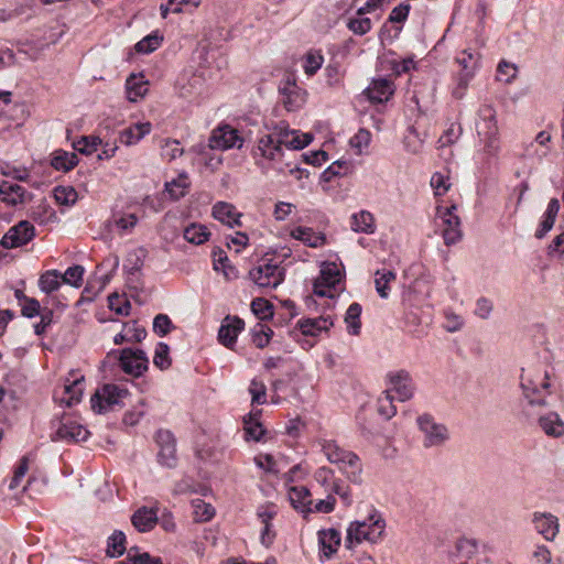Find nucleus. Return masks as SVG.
<instances>
[{"label":"nucleus","mask_w":564,"mask_h":564,"mask_svg":"<svg viewBox=\"0 0 564 564\" xmlns=\"http://www.w3.org/2000/svg\"><path fill=\"white\" fill-rule=\"evenodd\" d=\"M476 130L480 142L478 155L481 163L485 165L496 163L501 151V138L497 115L491 106L482 108Z\"/></svg>","instance_id":"1"},{"label":"nucleus","mask_w":564,"mask_h":564,"mask_svg":"<svg viewBox=\"0 0 564 564\" xmlns=\"http://www.w3.org/2000/svg\"><path fill=\"white\" fill-rule=\"evenodd\" d=\"M386 523L380 514L372 513L367 519L357 520L349 524L347 529V542H377L383 534Z\"/></svg>","instance_id":"2"},{"label":"nucleus","mask_w":564,"mask_h":564,"mask_svg":"<svg viewBox=\"0 0 564 564\" xmlns=\"http://www.w3.org/2000/svg\"><path fill=\"white\" fill-rule=\"evenodd\" d=\"M343 271L335 262L325 261L321 264L319 275L314 281V294L334 297L343 281Z\"/></svg>","instance_id":"3"},{"label":"nucleus","mask_w":564,"mask_h":564,"mask_svg":"<svg viewBox=\"0 0 564 564\" xmlns=\"http://www.w3.org/2000/svg\"><path fill=\"white\" fill-rule=\"evenodd\" d=\"M436 225L442 229L446 245L457 242L462 238L460 220L456 215V205L436 207Z\"/></svg>","instance_id":"4"},{"label":"nucleus","mask_w":564,"mask_h":564,"mask_svg":"<svg viewBox=\"0 0 564 564\" xmlns=\"http://www.w3.org/2000/svg\"><path fill=\"white\" fill-rule=\"evenodd\" d=\"M128 391L116 384H105L97 389L90 399L91 409L96 413L110 411L115 405L123 403L128 398Z\"/></svg>","instance_id":"5"},{"label":"nucleus","mask_w":564,"mask_h":564,"mask_svg":"<svg viewBox=\"0 0 564 564\" xmlns=\"http://www.w3.org/2000/svg\"><path fill=\"white\" fill-rule=\"evenodd\" d=\"M243 145V138L239 131L229 124H223L216 128L210 138L209 147L215 150L240 149Z\"/></svg>","instance_id":"6"},{"label":"nucleus","mask_w":564,"mask_h":564,"mask_svg":"<svg viewBox=\"0 0 564 564\" xmlns=\"http://www.w3.org/2000/svg\"><path fill=\"white\" fill-rule=\"evenodd\" d=\"M480 55L478 53H474L470 51H463L462 55L457 57V63L462 67V70L458 76L457 87L454 90V94L457 97H463L466 88L468 87L470 80L475 75Z\"/></svg>","instance_id":"7"},{"label":"nucleus","mask_w":564,"mask_h":564,"mask_svg":"<svg viewBox=\"0 0 564 564\" xmlns=\"http://www.w3.org/2000/svg\"><path fill=\"white\" fill-rule=\"evenodd\" d=\"M317 443L326 459L332 464L355 466L358 462L356 454L341 448L334 440L319 438Z\"/></svg>","instance_id":"8"},{"label":"nucleus","mask_w":564,"mask_h":564,"mask_svg":"<svg viewBox=\"0 0 564 564\" xmlns=\"http://www.w3.org/2000/svg\"><path fill=\"white\" fill-rule=\"evenodd\" d=\"M119 361L122 370L134 377L141 376L149 366L145 352L140 349L127 348L121 350Z\"/></svg>","instance_id":"9"},{"label":"nucleus","mask_w":564,"mask_h":564,"mask_svg":"<svg viewBox=\"0 0 564 564\" xmlns=\"http://www.w3.org/2000/svg\"><path fill=\"white\" fill-rule=\"evenodd\" d=\"M35 235L34 226L22 220L18 225L13 226L1 239V246L7 249L18 248L26 245L33 239Z\"/></svg>","instance_id":"10"},{"label":"nucleus","mask_w":564,"mask_h":564,"mask_svg":"<svg viewBox=\"0 0 564 564\" xmlns=\"http://www.w3.org/2000/svg\"><path fill=\"white\" fill-rule=\"evenodd\" d=\"M249 275L260 288H275L283 281L282 270L276 264L271 263L256 267Z\"/></svg>","instance_id":"11"},{"label":"nucleus","mask_w":564,"mask_h":564,"mask_svg":"<svg viewBox=\"0 0 564 564\" xmlns=\"http://www.w3.org/2000/svg\"><path fill=\"white\" fill-rule=\"evenodd\" d=\"M417 423L424 434V443L426 446H441L446 442L448 435L444 425L436 423L426 415L419 417Z\"/></svg>","instance_id":"12"},{"label":"nucleus","mask_w":564,"mask_h":564,"mask_svg":"<svg viewBox=\"0 0 564 564\" xmlns=\"http://www.w3.org/2000/svg\"><path fill=\"white\" fill-rule=\"evenodd\" d=\"M288 498L291 506L307 518L313 513V499L310 489L302 485L291 486L288 490Z\"/></svg>","instance_id":"13"},{"label":"nucleus","mask_w":564,"mask_h":564,"mask_svg":"<svg viewBox=\"0 0 564 564\" xmlns=\"http://www.w3.org/2000/svg\"><path fill=\"white\" fill-rule=\"evenodd\" d=\"M84 376L77 372L69 373L63 388V394L58 397L59 402L67 406L80 402L84 393Z\"/></svg>","instance_id":"14"},{"label":"nucleus","mask_w":564,"mask_h":564,"mask_svg":"<svg viewBox=\"0 0 564 564\" xmlns=\"http://www.w3.org/2000/svg\"><path fill=\"white\" fill-rule=\"evenodd\" d=\"M390 394L395 393L400 401H408L413 397L414 390L410 375L404 370L393 371L388 375Z\"/></svg>","instance_id":"15"},{"label":"nucleus","mask_w":564,"mask_h":564,"mask_svg":"<svg viewBox=\"0 0 564 564\" xmlns=\"http://www.w3.org/2000/svg\"><path fill=\"white\" fill-rule=\"evenodd\" d=\"M394 84L388 78H375L365 89L364 94L373 104L388 101L394 94Z\"/></svg>","instance_id":"16"},{"label":"nucleus","mask_w":564,"mask_h":564,"mask_svg":"<svg viewBox=\"0 0 564 564\" xmlns=\"http://www.w3.org/2000/svg\"><path fill=\"white\" fill-rule=\"evenodd\" d=\"M535 531L546 541H553L560 530L558 519L551 512H535L532 519Z\"/></svg>","instance_id":"17"},{"label":"nucleus","mask_w":564,"mask_h":564,"mask_svg":"<svg viewBox=\"0 0 564 564\" xmlns=\"http://www.w3.org/2000/svg\"><path fill=\"white\" fill-rule=\"evenodd\" d=\"M245 327V323L242 319H240L237 316H227L221 322L220 328L218 330V339L219 341L228 347L231 348L236 340L238 335L241 333V330Z\"/></svg>","instance_id":"18"},{"label":"nucleus","mask_w":564,"mask_h":564,"mask_svg":"<svg viewBox=\"0 0 564 564\" xmlns=\"http://www.w3.org/2000/svg\"><path fill=\"white\" fill-rule=\"evenodd\" d=\"M341 544L340 532L334 528L322 529L318 531V546L321 556L329 560Z\"/></svg>","instance_id":"19"},{"label":"nucleus","mask_w":564,"mask_h":564,"mask_svg":"<svg viewBox=\"0 0 564 564\" xmlns=\"http://www.w3.org/2000/svg\"><path fill=\"white\" fill-rule=\"evenodd\" d=\"M126 97L130 102L142 100L149 91V80L143 73H133L126 80Z\"/></svg>","instance_id":"20"},{"label":"nucleus","mask_w":564,"mask_h":564,"mask_svg":"<svg viewBox=\"0 0 564 564\" xmlns=\"http://www.w3.org/2000/svg\"><path fill=\"white\" fill-rule=\"evenodd\" d=\"M89 436V431L80 423L66 420L56 430V437L69 442H83Z\"/></svg>","instance_id":"21"},{"label":"nucleus","mask_w":564,"mask_h":564,"mask_svg":"<svg viewBox=\"0 0 564 564\" xmlns=\"http://www.w3.org/2000/svg\"><path fill=\"white\" fill-rule=\"evenodd\" d=\"M151 129L149 121L134 123L119 132V140L122 144L131 147L148 135Z\"/></svg>","instance_id":"22"},{"label":"nucleus","mask_w":564,"mask_h":564,"mask_svg":"<svg viewBox=\"0 0 564 564\" xmlns=\"http://www.w3.org/2000/svg\"><path fill=\"white\" fill-rule=\"evenodd\" d=\"M131 522L139 532H148L152 530L158 522L156 510L142 507L132 514Z\"/></svg>","instance_id":"23"},{"label":"nucleus","mask_w":564,"mask_h":564,"mask_svg":"<svg viewBox=\"0 0 564 564\" xmlns=\"http://www.w3.org/2000/svg\"><path fill=\"white\" fill-rule=\"evenodd\" d=\"M261 411H252L243 417V430L248 441L260 442L262 441L265 430L260 422Z\"/></svg>","instance_id":"24"},{"label":"nucleus","mask_w":564,"mask_h":564,"mask_svg":"<svg viewBox=\"0 0 564 564\" xmlns=\"http://www.w3.org/2000/svg\"><path fill=\"white\" fill-rule=\"evenodd\" d=\"M290 235L292 238L312 248H318L326 243V237L323 232L314 231L308 227H295L291 230Z\"/></svg>","instance_id":"25"},{"label":"nucleus","mask_w":564,"mask_h":564,"mask_svg":"<svg viewBox=\"0 0 564 564\" xmlns=\"http://www.w3.org/2000/svg\"><path fill=\"white\" fill-rule=\"evenodd\" d=\"M333 325V319L329 317L305 318L297 323L301 333L305 336H318L329 330Z\"/></svg>","instance_id":"26"},{"label":"nucleus","mask_w":564,"mask_h":564,"mask_svg":"<svg viewBox=\"0 0 564 564\" xmlns=\"http://www.w3.org/2000/svg\"><path fill=\"white\" fill-rule=\"evenodd\" d=\"M282 144L278 141V132L267 134L259 140L258 150L261 156L268 161H278L282 156Z\"/></svg>","instance_id":"27"},{"label":"nucleus","mask_w":564,"mask_h":564,"mask_svg":"<svg viewBox=\"0 0 564 564\" xmlns=\"http://www.w3.org/2000/svg\"><path fill=\"white\" fill-rule=\"evenodd\" d=\"M278 141L285 148L300 150L311 143L312 135L308 133H300L297 131L280 130L278 132Z\"/></svg>","instance_id":"28"},{"label":"nucleus","mask_w":564,"mask_h":564,"mask_svg":"<svg viewBox=\"0 0 564 564\" xmlns=\"http://www.w3.org/2000/svg\"><path fill=\"white\" fill-rule=\"evenodd\" d=\"M160 444L159 460L165 466H172L175 462V442L169 432H160L158 434Z\"/></svg>","instance_id":"29"},{"label":"nucleus","mask_w":564,"mask_h":564,"mask_svg":"<svg viewBox=\"0 0 564 564\" xmlns=\"http://www.w3.org/2000/svg\"><path fill=\"white\" fill-rule=\"evenodd\" d=\"M539 425L547 436L561 437L564 435V421L556 412L540 416Z\"/></svg>","instance_id":"30"},{"label":"nucleus","mask_w":564,"mask_h":564,"mask_svg":"<svg viewBox=\"0 0 564 564\" xmlns=\"http://www.w3.org/2000/svg\"><path fill=\"white\" fill-rule=\"evenodd\" d=\"M25 191L15 183L4 181L0 184V199L10 206H15L24 202Z\"/></svg>","instance_id":"31"},{"label":"nucleus","mask_w":564,"mask_h":564,"mask_svg":"<svg viewBox=\"0 0 564 564\" xmlns=\"http://www.w3.org/2000/svg\"><path fill=\"white\" fill-rule=\"evenodd\" d=\"M213 216L229 227L240 225V213L236 210L235 206L228 203H217L213 208Z\"/></svg>","instance_id":"32"},{"label":"nucleus","mask_w":564,"mask_h":564,"mask_svg":"<svg viewBox=\"0 0 564 564\" xmlns=\"http://www.w3.org/2000/svg\"><path fill=\"white\" fill-rule=\"evenodd\" d=\"M522 388L525 390L527 395L530 393L534 394L540 392L541 389H547L550 387L549 376L546 372H528L522 376Z\"/></svg>","instance_id":"33"},{"label":"nucleus","mask_w":564,"mask_h":564,"mask_svg":"<svg viewBox=\"0 0 564 564\" xmlns=\"http://www.w3.org/2000/svg\"><path fill=\"white\" fill-rule=\"evenodd\" d=\"M284 95L283 104L289 110H296L304 105L306 94L295 83H288V85L281 89Z\"/></svg>","instance_id":"34"},{"label":"nucleus","mask_w":564,"mask_h":564,"mask_svg":"<svg viewBox=\"0 0 564 564\" xmlns=\"http://www.w3.org/2000/svg\"><path fill=\"white\" fill-rule=\"evenodd\" d=\"M138 223V217L131 213H117L112 215L107 227L109 230H117L120 234L130 231Z\"/></svg>","instance_id":"35"},{"label":"nucleus","mask_w":564,"mask_h":564,"mask_svg":"<svg viewBox=\"0 0 564 564\" xmlns=\"http://www.w3.org/2000/svg\"><path fill=\"white\" fill-rule=\"evenodd\" d=\"M560 210V202L556 198H552L544 213V219L541 223L540 228L536 230V238H543L552 228L555 223V218Z\"/></svg>","instance_id":"36"},{"label":"nucleus","mask_w":564,"mask_h":564,"mask_svg":"<svg viewBox=\"0 0 564 564\" xmlns=\"http://www.w3.org/2000/svg\"><path fill=\"white\" fill-rule=\"evenodd\" d=\"M560 210V202L556 198H552L544 213V219L541 223L540 228L536 230V238H543L552 228L555 223V218Z\"/></svg>","instance_id":"37"},{"label":"nucleus","mask_w":564,"mask_h":564,"mask_svg":"<svg viewBox=\"0 0 564 564\" xmlns=\"http://www.w3.org/2000/svg\"><path fill=\"white\" fill-rule=\"evenodd\" d=\"M560 210V202L556 198H552L544 213V219L541 223L540 228L536 230V238H543L552 228L555 223V218Z\"/></svg>","instance_id":"38"},{"label":"nucleus","mask_w":564,"mask_h":564,"mask_svg":"<svg viewBox=\"0 0 564 564\" xmlns=\"http://www.w3.org/2000/svg\"><path fill=\"white\" fill-rule=\"evenodd\" d=\"M78 163L77 155L74 152L56 150L53 153L51 164L58 171H69Z\"/></svg>","instance_id":"39"},{"label":"nucleus","mask_w":564,"mask_h":564,"mask_svg":"<svg viewBox=\"0 0 564 564\" xmlns=\"http://www.w3.org/2000/svg\"><path fill=\"white\" fill-rule=\"evenodd\" d=\"M62 284V274L57 270L44 272L39 279L40 290L46 294L56 292Z\"/></svg>","instance_id":"40"},{"label":"nucleus","mask_w":564,"mask_h":564,"mask_svg":"<svg viewBox=\"0 0 564 564\" xmlns=\"http://www.w3.org/2000/svg\"><path fill=\"white\" fill-rule=\"evenodd\" d=\"M163 40V35L159 31H155L140 40L134 45V50L139 54H150L162 45Z\"/></svg>","instance_id":"41"},{"label":"nucleus","mask_w":564,"mask_h":564,"mask_svg":"<svg viewBox=\"0 0 564 564\" xmlns=\"http://www.w3.org/2000/svg\"><path fill=\"white\" fill-rule=\"evenodd\" d=\"M188 188L187 174L181 173L176 178L165 184V192L172 199H178L186 194Z\"/></svg>","instance_id":"42"},{"label":"nucleus","mask_w":564,"mask_h":564,"mask_svg":"<svg viewBox=\"0 0 564 564\" xmlns=\"http://www.w3.org/2000/svg\"><path fill=\"white\" fill-rule=\"evenodd\" d=\"M54 198L62 206H72L78 199L76 189L70 185H59L54 188Z\"/></svg>","instance_id":"43"},{"label":"nucleus","mask_w":564,"mask_h":564,"mask_svg":"<svg viewBox=\"0 0 564 564\" xmlns=\"http://www.w3.org/2000/svg\"><path fill=\"white\" fill-rule=\"evenodd\" d=\"M361 306L358 303L351 304L345 316V323L347 325L348 333L351 335H358L361 328Z\"/></svg>","instance_id":"44"},{"label":"nucleus","mask_w":564,"mask_h":564,"mask_svg":"<svg viewBox=\"0 0 564 564\" xmlns=\"http://www.w3.org/2000/svg\"><path fill=\"white\" fill-rule=\"evenodd\" d=\"M324 56L321 51L310 50L303 56V68L306 75H314L323 65Z\"/></svg>","instance_id":"45"},{"label":"nucleus","mask_w":564,"mask_h":564,"mask_svg":"<svg viewBox=\"0 0 564 564\" xmlns=\"http://www.w3.org/2000/svg\"><path fill=\"white\" fill-rule=\"evenodd\" d=\"M126 551V535L122 531H115L108 539L107 554L110 557H119Z\"/></svg>","instance_id":"46"},{"label":"nucleus","mask_w":564,"mask_h":564,"mask_svg":"<svg viewBox=\"0 0 564 564\" xmlns=\"http://www.w3.org/2000/svg\"><path fill=\"white\" fill-rule=\"evenodd\" d=\"M209 231L204 225L192 224L184 230V238L195 245L205 242L209 237Z\"/></svg>","instance_id":"47"},{"label":"nucleus","mask_w":564,"mask_h":564,"mask_svg":"<svg viewBox=\"0 0 564 564\" xmlns=\"http://www.w3.org/2000/svg\"><path fill=\"white\" fill-rule=\"evenodd\" d=\"M100 144L101 139L99 137H82L79 140L74 142V149L85 155H91L98 150Z\"/></svg>","instance_id":"48"},{"label":"nucleus","mask_w":564,"mask_h":564,"mask_svg":"<svg viewBox=\"0 0 564 564\" xmlns=\"http://www.w3.org/2000/svg\"><path fill=\"white\" fill-rule=\"evenodd\" d=\"M394 279H395V274H394V272H392L390 270H381V271L379 270L376 272V280H375L376 290L382 299L388 297L389 284Z\"/></svg>","instance_id":"49"},{"label":"nucleus","mask_w":564,"mask_h":564,"mask_svg":"<svg viewBox=\"0 0 564 564\" xmlns=\"http://www.w3.org/2000/svg\"><path fill=\"white\" fill-rule=\"evenodd\" d=\"M251 311L262 321L271 319L273 317V306L263 297H257L251 302Z\"/></svg>","instance_id":"50"},{"label":"nucleus","mask_w":564,"mask_h":564,"mask_svg":"<svg viewBox=\"0 0 564 564\" xmlns=\"http://www.w3.org/2000/svg\"><path fill=\"white\" fill-rule=\"evenodd\" d=\"M273 336V330L263 324H257L252 329V341L258 348H264L269 345Z\"/></svg>","instance_id":"51"},{"label":"nucleus","mask_w":564,"mask_h":564,"mask_svg":"<svg viewBox=\"0 0 564 564\" xmlns=\"http://www.w3.org/2000/svg\"><path fill=\"white\" fill-rule=\"evenodd\" d=\"M184 153V149L181 145L180 141L173 139L164 140L161 148V155L163 159L167 161H174L177 158L182 156Z\"/></svg>","instance_id":"52"},{"label":"nucleus","mask_w":564,"mask_h":564,"mask_svg":"<svg viewBox=\"0 0 564 564\" xmlns=\"http://www.w3.org/2000/svg\"><path fill=\"white\" fill-rule=\"evenodd\" d=\"M351 227L357 232H371L373 228L372 215L368 212H360L352 216Z\"/></svg>","instance_id":"53"},{"label":"nucleus","mask_w":564,"mask_h":564,"mask_svg":"<svg viewBox=\"0 0 564 564\" xmlns=\"http://www.w3.org/2000/svg\"><path fill=\"white\" fill-rule=\"evenodd\" d=\"M193 510L194 518L198 522L209 521L215 514V509L213 506L202 499H196L193 501Z\"/></svg>","instance_id":"54"},{"label":"nucleus","mask_w":564,"mask_h":564,"mask_svg":"<svg viewBox=\"0 0 564 564\" xmlns=\"http://www.w3.org/2000/svg\"><path fill=\"white\" fill-rule=\"evenodd\" d=\"M517 74H518L517 65L506 62V61H501L497 67L496 79L498 82L509 84L517 77Z\"/></svg>","instance_id":"55"},{"label":"nucleus","mask_w":564,"mask_h":564,"mask_svg":"<svg viewBox=\"0 0 564 564\" xmlns=\"http://www.w3.org/2000/svg\"><path fill=\"white\" fill-rule=\"evenodd\" d=\"M392 394H390V390H386L383 395L378 400V411L381 416L384 419H391L397 413V409L392 403Z\"/></svg>","instance_id":"56"},{"label":"nucleus","mask_w":564,"mask_h":564,"mask_svg":"<svg viewBox=\"0 0 564 564\" xmlns=\"http://www.w3.org/2000/svg\"><path fill=\"white\" fill-rule=\"evenodd\" d=\"M153 364L160 369H166L171 366L170 348L164 343H159L155 348Z\"/></svg>","instance_id":"57"},{"label":"nucleus","mask_w":564,"mask_h":564,"mask_svg":"<svg viewBox=\"0 0 564 564\" xmlns=\"http://www.w3.org/2000/svg\"><path fill=\"white\" fill-rule=\"evenodd\" d=\"M84 268L80 265H74L68 268L64 274H62V282H65L75 288H79L83 282Z\"/></svg>","instance_id":"58"},{"label":"nucleus","mask_w":564,"mask_h":564,"mask_svg":"<svg viewBox=\"0 0 564 564\" xmlns=\"http://www.w3.org/2000/svg\"><path fill=\"white\" fill-rule=\"evenodd\" d=\"M214 268L216 271L223 272L226 280H234L238 275L236 269L230 265L228 258L223 256V252H220L219 257L215 259Z\"/></svg>","instance_id":"59"},{"label":"nucleus","mask_w":564,"mask_h":564,"mask_svg":"<svg viewBox=\"0 0 564 564\" xmlns=\"http://www.w3.org/2000/svg\"><path fill=\"white\" fill-rule=\"evenodd\" d=\"M109 308L116 312L118 315H128L130 311L129 301L121 295L111 294L108 297Z\"/></svg>","instance_id":"60"},{"label":"nucleus","mask_w":564,"mask_h":564,"mask_svg":"<svg viewBox=\"0 0 564 564\" xmlns=\"http://www.w3.org/2000/svg\"><path fill=\"white\" fill-rule=\"evenodd\" d=\"M456 550L464 558H471L478 552V544L473 539H460L457 543Z\"/></svg>","instance_id":"61"},{"label":"nucleus","mask_w":564,"mask_h":564,"mask_svg":"<svg viewBox=\"0 0 564 564\" xmlns=\"http://www.w3.org/2000/svg\"><path fill=\"white\" fill-rule=\"evenodd\" d=\"M431 186L435 195H444L451 187L449 176L442 173H434L431 178Z\"/></svg>","instance_id":"62"},{"label":"nucleus","mask_w":564,"mask_h":564,"mask_svg":"<svg viewBox=\"0 0 564 564\" xmlns=\"http://www.w3.org/2000/svg\"><path fill=\"white\" fill-rule=\"evenodd\" d=\"M29 464H30V460L28 457L24 456L20 459L18 466L15 467V469L13 471V477L9 485V488L11 490L15 489L20 486L22 478L26 475V473L29 470Z\"/></svg>","instance_id":"63"},{"label":"nucleus","mask_w":564,"mask_h":564,"mask_svg":"<svg viewBox=\"0 0 564 564\" xmlns=\"http://www.w3.org/2000/svg\"><path fill=\"white\" fill-rule=\"evenodd\" d=\"M371 141V134L368 130L360 129L351 139L350 145L356 149L357 153H362L364 149H366Z\"/></svg>","instance_id":"64"}]
</instances>
